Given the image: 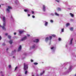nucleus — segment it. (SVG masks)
I'll use <instances>...</instances> for the list:
<instances>
[{"label": "nucleus", "instance_id": "nucleus-1", "mask_svg": "<svg viewBox=\"0 0 76 76\" xmlns=\"http://www.w3.org/2000/svg\"><path fill=\"white\" fill-rule=\"evenodd\" d=\"M52 39V37L50 36L49 37V39L48 37H46L45 39V41L46 42H47L48 41V40H49L50 41V42L49 43V45H50L51 44V40Z\"/></svg>", "mask_w": 76, "mask_h": 76}, {"label": "nucleus", "instance_id": "nucleus-2", "mask_svg": "<svg viewBox=\"0 0 76 76\" xmlns=\"http://www.w3.org/2000/svg\"><path fill=\"white\" fill-rule=\"evenodd\" d=\"M6 21L5 22H3V26H2L1 25H0V27H1L2 29H3V30H6V28L4 27V26H6Z\"/></svg>", "mask_w": 76, "mask_h": 76}, {"label": "nucleus", "instance_id": "nucleus-3", "mask_svg": "<svg viewBox=\"0 0 76 76\" xmlns=\"http://www.w3.org/2000/svg\"><path fill=\"white\" fill-rule=\"evenodd\" d=\"M28 65L26 64V63H24V70H28Z\"/></svg>", "mask_w": 76, "mask_h": 76}, {"label": "nucleus", "instance_id": "nucleus-4", "mask_svg": "<svg viewBox=\"0 0 76 76\" xmlns=\"http://www.w3.org/2000/svg\"><path fill=\"white\" fill-rule=\"evenodd\" d=\"M72 69H73V66L72 65H70L68 70L67 71V73H69V72H70L72 70Z\"/></svg>", "mask_w": 76, "mask_h": 76}, {"label": "nucleus", "instance_id": "nucleus-5", "mask_svg": "<svg viewBox=\"0 0 76 76\" xmlns=\"http://www.w3.org/2000/svg\"><path fill=\"white\" fill-rule=\"evenodd\" d=\"M50 49L52 50V52L53 53V52H54L55 51V50H56V47L53 46Z\"/></svg>", "mask_w": 76, "mask_h": 76}, {"label": "nucleus", "instance_id": "nucleus-6", "mask_svg": "<svg viewBox=\"0 0 76 76\" xmlns=\"http://www.w3.org/2000/svg\"><path fill=\"white\" fill-rule=\"evenodd\" d=\"M10 9H12V7H11L8 6V8H7V12L9 13V12H10Z\"/></svg>", "mask_w": 76, "mask_h": 76}, {"label": "nucleus", "instance_id": "nucleus-7", "mask_svg": "<svg viewBox=\"0 0 76 76\" xmlns=\"http://www.w3.org/2000/svg\"><path fill=\"white\" fill-rule=\"evenodd\" d=\"M43 12H45V6L43 5Z\"/></svg>", "mask_w": 76, "mask_h": 76}, {"label": "nucleus", "instance_id": "nucleus-8", "mask_svg": "<svg viewBox=\"0 0 76 76\" xmlns=\"http://www.w3.org/2000/svg\"><path fill=\"white\" fill-rule=\"evenodd\" d=\"M2 21H3V22H6V18H5V17L3 16L2 17Z\"/></svg>", "mask_w": 76, "mask_h": 76}, {"label": "nucleus", "instance_id": "nucleus-9", "mask_svg": "<svg viewBox=\"0 0 76 76\" xmlns=\"http://www.w3.org/2000/svg\"><path fill=\"white\" fill-rule=\"evenodd\" d=\"M26 38H27V37H26V36H25L24 37L21 39V41H24V40H25V39H26Z\"/></svg>", "mask_w": 76, "mask_h": 76}, {"label": "nucleus", "instance_id": "nucleus-10", "mask_svg": "<svg viewBox=\"0 0 76 76\" xmlns=\"http://www.w3.org/2000/svg\"><path fill=\"white\" fill-rule=\"evenodd\" d=\"M21 48H22V46H21V45H20V46L18 48V51H20V50H21Z\"/></svg>", "mask_w": 76, "mask_h": 76}, {"label": "nucleus", "instance_id": "nucleus-11", "mask_svg": "<svg viewBox=\"0 0 76 76\" xmlns=\"http://www.w3.org/2000/svg\"><path fill=\"white\" fill-rule=\"evenodd\" d=\"M44 22H45V26H47V25H48V22H46L45 21Z\"/></svg>", "mask_w": 76, "mask_h": 76}, {"label": "nucleus", "instance_id": "nucleus-12", "mask_svg": "<svg viewBox=\"0 0 76 76\" xmlns=\"http://www.w3.org/2000/svg\"><path fill=\"white\" fill-rule=\"evenodd\" d=\"M34 42H39V39H36L33 41Z\"/></svg>", "mask_w": 76, "mask_h": 76}, {"label": "nucleus", "instance_id": "nucleus-13", "mask_svg": "<svg viewBox=\"0 0 76 76\" xmlns=\"http://www.w3.org/2000/svg\"><path fill=\"white\" fill-rule=\"evenodd\" d=\"M35 48V45H34L30 49H31V48Z\"/></svg>", "mask_w": 76, "mask_h": 76}, {"label": "nucleus", "instance_id": "nucleus-14", "mask_svg": "<svg viewBox=\"0 0 76 76\" xmlns=\"http://www.w3.org/2000/svg\"><path fill=\"white\" fill-rule=\"evenodd\" d=\"M73 41V38H72L71 40H70V42L69 44L70 45H72V41Z\"/></svg>", "mask_w": 76, "mask_h": 76}, {"label": "nucleus", "instance_id": "nucleus-15", "mask_svg": "<svg viewBox=\"0 0 76 76\" xmlns=\"http://www.w3.org/2000/svg\"><path fill=\"white\" fill-rule=\"evenodd\" d=\"M9 42L10 44H12L13 42V40H10L9 41Z\"/></svg>", "mask_w": 76, "mask_h": 76}, {"label": "nucleus", "instance_id": "nucleus-16", "mask_svg": "<svg viewBox=\"0 0 76 76\" xmlns=\"http://www.w3.org/2000/svg\"><path fill=\"white\" fill-rule=\"evenodd\" d=\"M69 29L71 31H73V27H71Z\"/></svg>", "mask_w": 76, "mask_h": 76}, {"label": "nucleus", "instance_id": "nucleus-17", "mask_svg": "<svg viewBox=\"0 0 76 76\" xmlns=\"http://www.w3.org/2000/svg\"><path fill=\"white\" fill-rule=\"evenodd\" d=\"M19 32L20 34H22L23 32V31H19Z\"/></svg>", "mask_w": 76, "mask_h": 76}, {"label": "nucleus", "instance_id": "nucleus-18", "mask_svg": "<svg viewBox=\"0 0 76 76\" xmlns=\"http://www.w3.org/2000/svg\"><path fill=\"white\" fill-rule=\"evenodd\" d=\"M24 11L25 12H28L29 11V10L28 9H25L24 10Z\"/></svg>", "mask_w": 76, "mask_h": 76}, {"label": "nucleus", "instance_id": "nucleus-19", "mask_svg": "<svg viewBox=\"0 0 76 76\" xmlns=\"http://www.w3.org/2000/svg\"><path fill=\"white\" fill-rule=\"evenodd\" d=\"M55 14L56 16H59V14H58V13H57V12H55Z\"/></svg>", "mask_w": 76, "mask_h": 76}, {"label": "nucleus", "instance_id": "nucleus-20", "mask_svg": "<svg viewBox=\"0 0 76 76\" xmlns=\"http://www.w3.org/2000/svg\"><path fill=\"white\" fill-rule=\"evenodd\" d=\"M16 53V50H15L14 51H12V53L13 54H15Z\"/></svg>", "mask_w": 76, "mask_h": 76}, {"label": "nucleus", "instance_id": "nucleus-21", "mask_svg": "<svg viewBox=\"0 0 76 76\" xmlns=\"http://www.w3.org/2000/svg\"><path fill=\"white\" fill-rule=\"evenodd\" d=\"M70 15L71 16V17H73L74 16V15L73 14H72V13H70Z\"/></svg>", "mask_w": 76, "mask_h": 76}, {"label": "nucleus", "instance_id": "nucleus-22", "mask_svg": "<svg viewBox=\"0 0 76 76\" xmlns=\"http://www.w3.org/2000/svg\"><path fill=\"white\" fill-rule=\"evenodd\" d=\"M64 32V28H62L61 29V32Z\"/></svg>", "mask_w": 76, "mask_h": 76}, {"label": "nucleus", "instance_id": "nucleus-23", "mask_svg": "<svg viewBox=\"0 0 76 76\" xmlns=\"http://www.w3.org/2000/svg\"><path fill=\"white\" fill-rule=\"evenodd\" d=\"M45 72V71H44L42 73H40V76H41Z\"/></svg>", "mask_w": 76, "mask_h": 76}, {"label": "nucleus", "instance_id": "nucleus-24", "mask_svg": "<svg viewBox=\"0 0 76 76\" xmlns=\"http://www.w3.org/2000/svg\"><path fill=\"white\" fill-rule=\"evenodd\" d=\"M58 11H61V8H58Z\"/></svg>", "mask_w": 76, "mask_h": 76}, {"label": "nucleus", "instance_id": "nucleus-25", "mask_svg": "<svg viewBox=\"0 0 76 76\" xmlns=\"http://www.w3.org/2000/svg\"><path fill=\"white\" fill-rule=\"evenodd\" d=\"M18 66H16L15 69V71H16V70L18 69Z\"/></svg>", "mask_w": 76, "mask_h": 76}, {"label": "nucleus", "instance_id": "nucleus-26", "mask_svg": "<svg viewBox=\"0 0 76 76\" xmlns=\"http://www.w3.org/2000/svg\"><path fill=\"white\" fill-rule=\"evenodd\" d=\"M34 65H37V64H38L37 62H35V63H34Z\"/></svg>", "mask_w": 76, "mask_h": 76}, {"label": "nucleus", "instance_id": "nucleus-27", "mask_svg": "<svg viewBox=\"0 0 76 76\" xmlns=\"http://www.w3.org/2000/svg\"><path fill=\"white\" fill-rule=\"evenodd\" d=\"M8 38L9 39H10V38H11V36L10 35H8Z\"/></svg>", "mask_w": 76, "mask_h": 76}, {"label": "nucleus", "instance_id": "nucleus-28", "mask_svg": "<svg viewBox=\"0 0 76 76\" xmlns=\"http://www.w3.org/2000/svg\"><path fill=\"white\" fill-rule=\"evenodd\" d=\"M66 25L67 26H69V25H70V23H67L66 24Z\"/></svg>", "mask_w": 76, "mask_h": 76}, {"label": "nucleus", "instance_id": "nucleus-29", "mask_svg": "<svg viewBox=\"0 0 76 76\" xmlns=\"http://www.w3.org/2000/svg\"><path fill=\"white\" fill-rule=\"evenodd\" d=\"M52 36L53 37H56V35L55 34H52Z\"/></svg>", "mask_w": 76, "mask_h": 76}, {"label": "nucleus", "instance_id": "nucleus-30", "mask_svg": "<svg viewBox=\"0 0 76 76\" xmlns=\"http://www.w3.org/2000/svg\"><path fill=\"white\" fill-rule=\"evenodd\" d=\"M56 1H57L58 3H59L60 2V1L56 0Z\"/></svg>", "mask_w": 76, "mask_h": 76}, {"label": "nucleus", "instance_id": "nucleus-31", "mask_svg": "<svg viewBox=\"0 0 76 76\" xmlns=\"http://www.w3.org/2000/svg\"><path fill=\"white\" fill-rule=\"evenodd\" d=\"M27 73H28V71H26L25 72V75H26Z\"/></svg>", "mask_w": 76, "mask_h": 76}, {"label": "nucleus", "instance_id": "nucleus-32", "mask_svg": "<svg viewBox=\"0 0 76 76\" xmlns=\"http://www.w3.org/2000/svg\"><path fill=\"white\" fill-rule=\"evenodd\" d=\"M27 35L28 37H30V34H27Z\"/></svg>", "mask_w": 76, "mask_h": 76}, {"label": "nucleus", "instance_id": "nucleus-33", "mask_svg": "<svg viewBox=\"0 0 76 76\" xmlns=\"http://www.w3.org/2000/svg\"><path fill=\"white\" fill-rule=\"evenodd\" d=\"M51 15H52V16H54V14L53 13H51Z\"/></svg>", "mask_w": 76, "mask_h": 76}, {"label": "nucleus", "instance_id": "nucleus-34", "mask_svg": "<svg viewBox=\"0 0 76 76\" xmlns=\"http://www.w3.org/2000/svg\"><path fill=\"white\" fill-rule=\"evenodd\" d=\"M50 22H51V23H53V20H50Z\"/></svg>", "mask_w": 76, "mask_h": 76}, {"label": "nucleus", "instance_id": "nucleus-35", "mask_svg": "<svg viewBox=\"0 0 76 76\" xmlns=\"http://www.w3.org/2000/svg\"><path fill=\"white\" fill-rule=\"evenodd\" d=\"M9 67L10 68H10H11V65H9Z\"/></svg>", "mask_w": 76, "mask_h": 76}, {"label": "nucleus", "instance_id": "nucleus-36", "mask_svg": "<svg viewBox=\"0 0 76 76\" xmlns=\"http://www.w3.org/2000/svg\"><path fill=\"white\" fill-rule=\"evenodd\" d=\"M5 45V43H4L3 44H2V45L3 46H4V45Z\"/></svg>", "mask_w": 76, "mask_h": 76}, {"label": "nucleus", "instance_id": "nucleus-37", "mask_svg": "<svg viewBox=\"0 0 76 76\" xmlns=\"http://www.w3.org/2000/svg\"><path fill=\"white\" fill-rule=\"evenodd\" d=\"M34 61L32 59H31V62H33Z\"/></svg>", "mask_w": 76, "mask_h": 76}, {"label": "nucleus", "instance_id": "nucleus-38", "mask_svg": "<svg viewBox=\"0 0 76 76\" xmlns=\"http://www.w3.org/2000/svg\"><path fill=\"white\" fill-rule=\"evenodd\" d=\"M32 17L33 18H35V17L33 15V16H32Z\"/></svg>", "mask_w": 76, "mask_h": 76}, {"label": "nucleus", "instance_id": "nucleus-39", "mask_svg": "<svg viewBox=\"0 0 76 76\" xmlns=\"http://www.w3.org/2000/svg\"><path fill=\"white\" fill-rule=\"evenodd\" d=\"M70 20H71V21H73L74 20L73 19H70Z\"/></svg>", "mask_w": 76, "mask_h": 76}, {"label": "nucleus", "instance_id": "nucleus-40", "mask_svg": "<svg viewBox=\"0 0 76 76\" xmlns=\"http://www.w3.org/2000/svg\"><path fill=\"white\" fill-rule=\"evenodd\" d=\"M58 40L59 41H61V38H58Z\"/></svg>", "mask_w": 76, "mask_h": 76}, {"label": "nucleus", "instance_id": "nucleus-41", "mask_svg": "<svg viewBox=\"0 0 76 76\" xmlns=\"http://www.w3.org/2000/svg\"><path fill=\"white\" fill-rule=\"evenodd\" d=\"M32 14H34V12L32 11Z\"/></svg>", "mask_w": 76, "mask_h": 76}, {"label": "nucleus", "instance_id": "nucleus-42", "mask_svg": "<svg viewBox=\"0 0 76 76\" xmlns=\"http://www.w3.org/2000/svg\"><path fill=\"white\" fill-rule=\"evenodd\" d=\"M5 35H8V33H5Z\"/></svg>", "mask_w": 76, "mask_h": 76}, {"label": "nucleus", "instance_id": "nucleus-43", "mask_svg": "<svg viewBox=\"0 0 76 76\" xmlns=\"http://www.w3.org/2000/svg\"><path fill=\"white\" fill-rule=\"evenodd\" d=\"M1 39V37L0 36V40Z\"/></svg>", "mask_w": 76, "mask_h": 76}, {"label": "nucleus", "instance_id": "nucleus-44", "mask_svg": "<svg viewBox=\"0 0 76 76\" xmlns=\"http://www.w3.org/2000/svg\"><path fill=\"white\" fill-rule=\"evenodd\" d=\"M14 35H16V33L15 32L14 33Z\"/></svg>", "mask_w": 76, "mask_h": 76}, {"label": "nucleus", "instance_id": "nucleus-45", "mask_svg": "<svg viewBox=\"0 0 76 76\" xmlns=\"http://www.w3.org/2000/svg\"><path fill=\"white\" fill-rule=\"evenodd\" d=\"M30 14H28V16H30Z\"/></svg>", "mask_w": 76, "mask_h": 76}, {"label": "nucleus", "instance_id": "nucleus-46", "mask_svg": "<svg viewBox=\"0 0 76 76\" xmlns=\"http://www.w3.org/2000/svg\"><path fill=\"white\" fill-rule=\"evenodd\" d=\"M68 9L69 10H71V9H72V8H68Z\"/></svg>", "mask_w": 76, "mask_h": 76}, {"label": "nucleus", "instance_id": "nucleus-47", "mask_svg": "<svg viewBox=\"0 0 76 76\" xmlns=\"http://www.w3.org/2000/svg\"><path fill=\"white\" fill-rule=\"evenodd\" d=\"M24 55H25V56H26V53H24Z\"/></svg>", "mask_w": 76, "mask_h": 76}, {"label": "nucleus", "instance_id": "nucleus-48", "mask_svg": "<svg viewBox=\"0 0 76 76\" xmlns=\"http://www.w3.org/2000/svg\"><path fill=\"white\" fill-rule=\"evenodd\" d=\"M9 50V48H7V51Z\"/></svg>", "mask_w": 76, "mask_h": 76}, {"label": "nucleus", "instance_id": "nucleus-49", "mask_svg": "<svg viewBox=\"0 0 76 76\" xmlns=\"http://www.w3.org/2000/svg\"><path fill=\"white\" fill-rule=\"evenodd\" d=\"M15 58V57L13 56V58Z\"/></svg>", "mask_w": 76, "mask_h": 76}, {"label": "nucleus", "instance_id": "nucleus-50", "mask_svg": "<svg viewBox=\"0 0 76 76\" xmlns=\"http://www.w3.org/2000/svg\"><path fill=\"white\" fill-rule=\"evenodd\" d=\"M15 1H16V2H18V0H15Z\"/></svg>", "mask_w": 76, "mask_h": 76}, {"label": "nucleus", "instance_id": "nucleus-51", "mask_svg": "<svg viewBox=\"0 0 76 76\" xmlns=\"http://www.w3.org/2000/svg\"><path fill=\"white\" fill-rule=\"evenodd\" d=\"M74 76H76V74H75Z\"/></svg>", "mask_w": 76, "mask_h": 76}, {"label": "nucleus", "instance_id": "nucleus-52", "mask_svg": "<svg viewBox=\"0 0 76 76\" xmlns=\"http://www.w3.org/2000/svg\"><path fill=\"white\" fill-rule=\"evenodd\" d=\"M3 73L2 71L1 72V73Z\"/></svg>", "mask_w": 76, "mask_h": 76}, {"label": "nucleus", "instance_id": "nucleus-53", "mask_svg": "<svg viewBox=\"0 0 76 76\" xmlns=\"http://www.w3.org/2000/svg\"><path fill=\"white\" fill-rule=\"evenodd\" d=\"M66 47H67V45H66Z\"/></svg>", "mask_w": 76, "mask_h": 76}, {"label": "nucleus", "instance_id": "nucleus-54", "mask_svg": "<svg viewBox=\"0 0 76 76\" xmlns=\"http://www.w3.org/2000/svg\"><path fill=\"white\" fill-rule=\"evenodd\" d=\"M74 56H75V57H76V55H75V54H74Z\"/></svg>", "mask_w": 76, "mask_h": 76}, {"label": "nucleus", "instance_id": "nucleus-55", "mask_svg": "<svg viewBox=\"0 0 76 76\" xmlns=\"http://www.w3.org/2000/svg\"><path fill=\"white\" fill-rule=\"evenodd\" d=\"M1 76H4V75H2Z\"/></svg>", "mask_w": 76, "mask_h": 76}, {"label": "nucleus", "instance_id": "nucleus-56", "mask_svg": "<svg viewBox=\"0 0 76 76\" xmlns=\"http://www.w3.org/2000/svg\"><path fill=\"white\" fill-rule=\"evenodd\" d=\"M0 7H1V5H0Z\"/></svg>", "mask_w": 76, "mask_h": 76}, {"label": "nucleus", "instance_id": "nucleus-57", "mask_svg": "<svg viewBox=\"0 0 76 76\" xmlns=\"http://www.w3.org/2000/svg\"><path fill=\"white\" fill-rule=\"evenodd\" d=\"M32 76H34V75H32Z\"/></svg>", "mask_w": 76, "mask_h": 76}, {"label": "nucleus", "instance_id": "nucleus-58", "mask_svg": "<svg viewBox=\"0 0 76 76\" xmlns=\"http://www.w3.org/2000/svg\"><path fill=\"white\" fill-rule=\"evenodd\" d=\"M15 3H16V2L15 1Z\"/></svg>", "mask_w": 76, "mask_h": 76}, {"label": "nucleus", "instance_id": "nucleus-59", "mask_svg": "<svg viewBox=\"0 0 76 76\" xmlns=\"http://www.w3.org/2000/svg\"><path fill=\"white\" fill-rule=\"evenodd\" d=\"M73 56H74V55H73Z\"/></svg>", "mask_w": 76, "mask_h": 76}]
</instances>
